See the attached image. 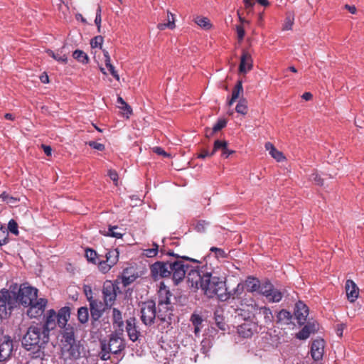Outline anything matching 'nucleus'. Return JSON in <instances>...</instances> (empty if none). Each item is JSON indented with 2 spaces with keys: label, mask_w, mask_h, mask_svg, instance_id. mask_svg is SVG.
<instances>
[{
  "label": "nucleus",
  "mask_w": 364,
  "mask_h": 364,
  "mask_svg": "<svg viewBox=\"0 0 364 364\" xmlns=\"http://www.w3.org/2000/svg\"><path fill=\"white\" fill-rule=\"evenodd\" d=\"M38 289L22 284L18 292L2 289L0 291V318H6L19 304L28 306L37 299Z\"/></svg>",
  "instance_id": "nucleus-1"
},
{
  "label": "nucleus",
  "mask_w": 364,
  "mask_h": 364,
  "mask_svg": "<svg viewBox=\"0 0 364 364\" xmlns=\"http://www.w3.org/2000/svg\"><path fill=\"white\" fill-rule=\"evenodd\" d=\"M240 287V284H238L233 292L228 291L225 281L218 277L213 276L212 269H210L205 275L200 289L209 298L216 296L219 300L226 301L231 296L235 298Z\"/></svg>",
  "instance_id": "nucleus-2"
},
{
  "label": "nucleus",
  "mask_w": 364,
  "mask_h": 364,
  "mask_svg": "<svg viewBox=\"0 0 364 364\" xmlns=\"http://www.w3.org/2000/svg\"><path fill=\"white\" fill-rule=\"evenodd\" d=\"M188 268L182 260H176L173 262H156L151 264V274L154 279L166 278L172 276L175 284H178L186 277Z\"/></svg>",
  "instance_id": "nucleus-3"
},
{
  "label": "nucleus",
  "mask_w": 364,
  "mask_h": 364,
  "mask_svg": "<svg viewBox=\"0 0 364 364\" xmlns=\"http://www.w3.org/2000/svg\"><path fill=\"white\" fill-rule=\"evenodd\" d=\"M50 340V334L39 323L30 326L22 338L21 343L27 350L36 352L43 349Z\"/></svg>",
  "instance_id": "nucleus-4"
},
{
  "label": "nucleus",
  "mask_w": 364,
  "mask_h": 364,
  "mask_svg": "<svg viewBox=\"0 0 364 364\" xmlns=\"http://www.w3.org/2000/svg\"><path fill=\"white\" fill-rule=\"evenodd\" d=\"M70 309L68 306L61 308L58 313L53 309H50L45 315L44 323H40L43 326L48 333L54 329L57 324L59 327H64L70 318Z\"/></svg>",
  "instance_id": "nucleus-5"
},
{
  "label": "nucleus",
  "mask_w": 364,
  "mask_h": 364,
  "mask_svg": "<svg viewBox=\"0 0 364 364\" xmlns=\"http://www.w3.org/2000/svg\"><path fill=\"white\" fill-rule=\"evenodd\" d=\"M123 333L119 331H114L109 335V338L107 343L105 341L101 342V359L107 360L110 358L109 353L117 354L125 348Z\"/></svg>",
  "instance_id": "nucleus-6"
},
{
  "label": "nucleus",
  "mask_w": 364,
  "mask_h": 364,
  "mask_svg": "<svg viewBox=\"0 0 364 364\" xmlns=\"http://www.w3.org/2000/svg\"><path fill=\"white\" fill-rule=\"evenodd\" d=\"M186 266L188 268L186 267L185 269L187 270L188 282L191 284L192 287H195L196 289L200 288L203 282V278L210 269V267H208L207 264H205L201 267L197 266L196 268L188 271V266Z\"/></svg>",
  "instance_id": "nucleus-7"
},
{
  "label": "nucleus",
  "mask_w": 364,
  "mask_h": 364,
  "mask_svg": "<svg viewBox=\"0 0 364 364\" xmlns=\"http://www.w3.org/2000/svg\"><path fill=\"white\" fill-rule=\"evenodd\" d=\"M141 320L147 326H150L157 320L156 303L153 300L142 302L141 304Z\"/></svg>",
  "instance_id": "nucleus-8"
},
{
  "label": "nucleus",
  "mask_w": 364,
  "mask_h": 364,
  "mask_svg": "<svg viewBox=\"0 0 364 364\" xmlns=\"http://www.w3.org/2000/svg\"><path fill=\"white\" fill-rule=\"evenodd\" d=\"M89 305L91 316V326L92 329L98 330L100 325V318L102 316L105 311V303L98 299H89Z\"/></svg>",
  "instance_id": "nucleus-9"
},
{
  "label": "nucleus",
  "mask_w": 364,
  "mask_h": 364,
  "mask_svg": "<svg viewBox=\"0 0 364 364\" xmlns=\"http://www.w3.org/2000/svg\"><path fill=\"white\" fill-rule=\"evenodd\" d=\"M13 352V341L8 335L4 334V331L0 328V362L8 360Z\"/></svg>",
  "instance_id": "nucleus-10"
},
{
  "label": "nucleus",
  "mask_w": 364,
  "mask_h": 364,
  "mask_svg": "<svg viewBox=\"0 0 364 364\" xmlns=\"http://www.w3.org/2000/svg\"><path fill=\"white\" fill-rule=\"evenodd\" d=\"M117 291H119V288L117 284L111 281H106L104 283L102 288V294L105 306L106 307H111L117 298Z\"/></svg>",
  "instance_id": "nucleus-11"
},
{
  "label": "nucleus",
  "mask_w": 364,
  "mask_h": 364,
  "mask_svg": "<svg viewBox=\"0 0 364 364\" xmlns=\"http://www.w3.org/2000/svg\"><path fill=\"white\" fill-rule=\"evenodd\" d=\"M252 318L258 323L262 321L264 324H269L273 321V315L270 309L266 306L259 307L257 305L252 306Z\"/></svg>",
  "instance_id": "nucleus-12"
},
{
  "label": "nucleus",
  "mask_w": 364,
  "mask_h": 364,
  "mask_svg": "<svg viewBox=\"0 0 364 364\" xmlns=\"http://www.w3.org/2000/svg\"><path fill=\"white\" fill-rule=\"evenodd\" d=\"M47 303L48 301L46 299H37L33 304L28 306L29 308L27 311V315L30 318H38L41 316L45 311Z\"/></svg>",
  "instance_id": "nucleus-13"
},
{
  "label": "nucleus",
  "mask_w": 364,
  "mask_h": 364,
  "mask_svg": "<svg viewBox=\"0 0 364 364\" xmlns=\"http://www.w3.org/2000/svg\"><path fill=\"white\" fill-rule=\"evenodd\" d=\"M82 349V346L77 341H75L73 343H66L62 346L63 354L68 358L74 360L80 357Z\"/></svg>",
  "instance_id": "nucleus-14"
},
{
  "label": "nucleus",
  "mask_w": 364,
  "mask_h": 364,
  "mask_svg": "<svg viewBox=\"0 0 364 364\" xmlns=\"http://www.w3.org/2000/svg\"><path fill=\"white\" fill-rule=\"evenodd\" d=\"M173 315V306L170 304H163L161 302L158 304L156 316L157 320L162 323H171V316Z\"/></svg>",
  "instance_id": "nucleus-15"
},
{
  "label": "nucleus",
  "mask_w": 364,
  "mask_h": 364,
  "mask_svg": "<svg viewBox=\"0 0 364 364\" xmlns=\"http://www.w3.org/2000/svg\"><path fill=\"white\" fill-rule=\"evenodd\" d=\"M325 341L319 338L314 340L311 346V355L315 361L322 360L324 354Z\"/></svg>",
  "instance_id": "nucleus-16"
},
{
  "label": "nucleus",
  "mask_w": 364,
  "mask_h": 364,
  "mask_svg": "<svg viewBox=\"0 0 364 364\" xmlns=\"http://www.w3.org/2000/svg\"><path fill=\"white\" fill-rule=\"evenodd\" d=\"M309 315V307L302 301L296 303L294 316L299 324H304Z\"/></svg>",
  "instance_id": "nucleus-17"
},
{
  "label": "nucleus",
  "mask_w": 364,
  "mask_h": 364,
  "mask_svg": "<svg viewBox=\"0 0 364 364\" xmlns=\"http://www.w3.org/2000/svg\"><path fill=\"white\" fill-rule=\"evenodd\" d=\"M126 331L129 339L136 341L140 334L136 326V319L135 317H130L126 321Z\"/></svg>",
  "instance_id": "nucleus-18"
},
{
  "label": "nucleus",
  "mask_w": 364,
  "mask_h": 364,
  "mask_svg": "<svg viewBox=\"0 0 364 364\" xmlns=\"http://www.w3.org/2000/svg\"><path fill=\"white\" fill-rule=\"evenodd\" d=\"M346 296L350 302H354L358 297L359 289L351 279H348L345 285Z\"/></svg>",
  "instance_id": "nucleus-19"
},
{
  "label": "nucleus",
  "mask_w": 364,
  "mask_h": 364,
  "mask_svg": "<svg viewBox=\"0 0 364 364\" xmlns=\"http://www.w3.org/2000/svg\"><path fill=\"white\" fill-rule=\"evenodd\" d=\"M318 326V323L316 322H308L296 334V338L300 340H305L308 338L311 333H314L317 331Z\"/></svg>",
  "instance_id": "nucleus-20"
},
{
  "label": "nucleus",
  "mask_w": 364,
  "mask_h": 364,
  "mask_svg": "<svg viewBox=\"0 0 364 364\" xmlns=\"http://www.w3.org/2000/svg\"><path fill=\"white\" fill-rule=\"evenodd\" d=\"M252 68V58L251 55L247 52L243 51L240 58V63L239 66V71L242 73H247Z\"/></svg>",
  "instance_id": "nucleus-21"
},
{
  "label": "nucleus",
  "mask_w": 364,
  "mask_h": 364,
  "mask_svg": "<svg viewBox=\"0 0 364 364\" xmlns=\"http://www.w3.org/2000/svg\"><path fill=\"white\" fill-rule=\"evenodd\" d=\"M61 328H63L61 333L62 346L69 343H73L75 341H77L75 337V328L73 326H71L70 325H65L64 327Z\"/></svg>",
  "instance_id": "nucleus-22"
},
{
  "label": "nucleus",
  "mask_w": 364,
  "mask_h": 364,
  "mask_svg": "<svg viewBox=\"0 0 364 364\" xmlns=\"http://www.w3.org/2000/svg\"><path fill=\"white\" fill-rule=\"evenodd\" d=\"M222 151V156L228 158L230 154L234 153V151L230 150L228 148V142L226 141L216 140L214 142L213 149L210 155H213L218 150Z\"/></svg>",
  "instance_id": "nucleus-23"
},
{
  "label": "nucleus",
  "mask_w": 364,
  "mask_h": 364,
  "mask_svg": "<svg viewBox=\"0 0 364 364\" xmlns=\"http://www.w3.org/2000/svg\"><path fill=\"white\" fill-rule=\"evenodd\" d=\"M172 294L169 291V289L164 284V283L161 284L159 290L158 291V304L161 302L163 304H170L171 303V296Z\"/></svg>",
  "instance_id": "nucleus-24"
},
{
  "label": "nucleus",
  "mask_w": 364,
  "mask_h": 364,
  "mask_svg": "<svg viewBox=\"0 0 364 364\" xmlns=\"http://www.w3.org/2000/svg\"><path fill=\"white\" fill-rule=\"evenodd\" d=\"M112 323L113 326L117 328L115 331H119V333L124 332V321L122 312L117 308L112 309Z\"/></svg>",
  "instance_id": "nucleus-25"
},
{
  "label": "nucleus",
  "mask_w": 364,
  "mask_h": 364,
  "mask_svg": "<svg viewBox=\"0 0 364 364\" xmlns=\"http://www.w3.org/2000/svg\"><path fill=\"white\" fill-rule=\"evenodd\" d=\"M242 93H243L242 82L241 80H238L232 91L231 99L228 102V106H231L235 102V101L240 97V95Z\"/></svg>",
  "instance_id": "nucleus-26"
},
{
  "label": "nucleus",
  "mask_w": 364,
  "mask_h": 364,
  "mask_svg": "<svg viewBox=\"0 0 364 364\" xmlns=\"http://www.w3.org/2000/svg\"><path fill=\"white\" fill-rule=\"evenodd\" d=\"M103 54L105 57V63L107 68L109 70L110 74L117 80H119V75L115 70L114 65L111 63V58L109 53L106 50H103Z\"/></svg>",
  "instance_id": "nucleus-27"
},
{
  "label": "nucleus",
  "mask_w": 364,
  "mask_h": 364,
  "mask_svg": "<svg viewBox=\"0 0 364 364\" xmlns=\"http://www.w3.org/2000/svg\"><path fill=\"white\" fill-rule=\"evenodd\" d=\"M119 255V253L117 249L109 250L105 254L106 261L113 267L117 263Z\"/></svg>",
  "instance_id": "nucleus-28"
},
{
  "label": "nucleus",
  "mask_w": 364,
  "mask_h": 364,
  "mask_svg": "<svg viewBox=\"0 0 364 364\" xmlns=\"http://www.w3.org/2000/svg\"><path fill=\"white\" fill-rule=\"evenodd\" d=\"M237 332L243 338H250L252 336L254 330L249 323H245L238 326Z\"/></svg>",
  "instance_id": "nucleus-29"
},
{
  "label": "nucleus",
  "mask_w": 364,
  "mask_h": 364,
  "mask_svg": "<svg viewBox=\"0 0 364 364\" xmlns=\"http://www.w3.org/2000/svg\"><path fill=\"white\" fill-rule=\"evenodd\" d=\"M117 229H118V226H117V225H114V226L109 225V228L107 230H100V232L105 236L112 237H115V238H118V239L122 238L124 233L116 231Z\"/></svg>",
  "instance_id": "nucleus-30"
},
{
  "label": "nucleus",
  "mask_w": 364,
  "mask_h": 364,
  "mask_svg": "<svg viewBox=\"0 0 364 364\" xmlns=\"http://www.w3.org/2000/svg\"><path fill=\"white\" fill-rule=\"evenodd\" d=\"M292 316L291 313L285 309L281 310L277 316V322L283 324H289L291 322Z\"/></svg>",
  "instance_id": "nucleus-31"
},
{
  "label": "nucleus",
  "mask_w": 364,
  "mask_h": 364,
  "mask_svg": "<svg viewBox=\"0 0 364 364\" xmlns=\"http://www.w3.org/2000/svg\"><path fill=\"white\" fill-rule=\"evenodd\" d=\"M77 320L82 323L85 324L89 321V311L85 306H82L77 310Z\"/></svg>",
  "instance_id": "nucleus-32"
},
{
  "label": "nucleus",
  "mask_w": 364,
  "mask_h": 364,
  "mask_svg": "<svg viewBox=\"0 0 364 364\" xmlns=\"http://www.w3.org/2000/svg\"><path fill=\"white\" fill-rule=\"evenodd\" d=\"M191 321L194 326V333L198 335L200 331V326L203 323L202 317L198 314H193L191 316Z\"/></svg>",
  "instance_id": "nucleus-33"
},
{
  "label": "nucleus",
  "mask_w": 364,
  "mask_h": 364,
  "mask_svg": "<svg viewBox=\"0 0 364 364\" xmlns=\"http://www.w3.org/2000/svg\"><path fill=\"white\" fill-rule=\"evenodd\" d=\"M273 287L274 286L270 282L266 281L259 285V292L267 298V296H269Z\"/></svg>",
  "instance_id": "nucleus-34"
},
{
  "label": "nucleus",
  "mask_w": 364,
  "mask_h": 364,
  "mask_svg": "<svg viewBox=\"0 0 364 364\" xmlns=\"http://www.w3.org/2000/svg\"><path fill=\"white\" fill-rule=\"evenodd\" d=\"M259 281L255 278H249L246 281L247 289L251 292L259 291Z\"/></svg>",
  "instance_id": "nucleus-35"
},
{
  "label": "nucleus",
  "mask_w": 364,
  "mask_h": 364,
  "mask_svg": "<svg viewBox=\"0 0 364 364\" xmlns=\"http://www.w3.org/2000/svg\"><path fill=\"white\" fill-rule=\"evenodd\" d=\"M235 110L238 114L245 115L247 113V101L245 98H241L236 105Z\"/></svg>",
  "instance_id": "nucleus-36"
},
{
  "label": "nucleus",
  "mask_w": 364,
  "mask_h": 364,
  "mask_svg": "<svg viewBox=\"0 0 364 364\" xmlns=\"http://www.w3.org/2000/svg\"><path fill=\"white\" fill-rule=\"evenodd\" d=\"M73 56L80 63L87 64L89 62V58L87 55L82 50H76L73 52Z\"/></svg>",
  "instance_id": "nucleus-37"
},
{
  "label": "nucleus",
  "mask_w": 364,
  "mask_h": 364,
  "mask_svg": "<svg viewBox=\"0 0 364 364\" xmlns=\"http://www.w3.org/2000/svg\"><path fill=\"white\" fill-rule=\"evenodd\" d=\"M195 23L205 30L210 29L212 26L210 20L206 17L197 16L195 18Z\"/></svg>",
  "instance_id": "nucleus-38"
},
{
  "label": "nucleus",
  "mask_w": 364,
  "mask_h": 364,
  "mask_svg": "<svg viewBox=\"0 0 364 364\" xmlns=\"http://www.w3.org/2000/svg\"><path fill=\"white\" fill-rule=\"evenodd\" d=\"M282 293L279 290L275 289L273 287L272 291H271L269 296H267V299L272 302H279L282 300Z\"/></svg>",
  "instance_id": "nucleus-39"
},
{
  "label": "nucleus",
  "mask_w": 364,
  "mask_h": 364,
  "mask_svg": "<svg viewBox=\"0 0 364 364\" xmlns=\"http://www.w3.org/2000/svg\"><path fill=\"white\" fill-rule=\"evenodd\" d=\"M85 257L89 262L93 264H97L100 260L97 252L90 248H87L85 250Z\"/></svg>",
  "instance_id": "nucleus-40"
},
{
  "label": "nucleus",
  "mask_w": 364,
  "mask_h": 364,
  "mask_svg": "<svg viewBox=\"0 0 364 364\" xmlns=\"http://www.w3.org/2000/svg\"><path fill=\"white\" fill-rule=\"evenodd\" d=\"M0 200L2 202H5L7 204H10V205H16L19 201L18 198L11 196L6 192H3L0 195Z\"/></svg>",
  "instance_id": "nucleus-41"
},
{
  "label": "nucleus",
  "mask_w": 364,
  "mask_h": 364,
  "mask_svg": "<svg viewBox=\"0 0 364 364\" xmlns=\"http://www.w3.org/2000/svg\"><path fill=\"white\" fill-rule=\"evenodd\" d=\"M9 242V232L7 229L0 223V246Z\"/></svg>",
  "instance_id": "nucleus-42"
},
{
  "label": "nucleus",
  "mask_w": 364,
  "mask_h": 364,
  "mask_svg": "<svg viewBox=\"0 0 364 364\" xmlns=\"http://www.w3.org/2000/svg\"><path fill=\"white\" fill-rule=\"evenodd\" d=\"M169 15L171 16L172 17V20H168V23H159L158 26H157V28L159 29V30H164L166 29V28H168L170 29H173L175 28V20H174V18H173V15L171 13V12H168V17L169 16Z\"/></svg>",
  "instance_id": "nucleus-43"
},
{
  "label": "nucleus",
  "mask_w": 364,
  "mask_h": 364,
  "mask_svg": "<svg viewBox=\"0 0 364 364\" xmlns=\"http://www.w3.org/2000/svg\"><path fill=\"white\" fill-rule=\"evenodd\" d=\"M46 53L48 54V55H50V57H52L55 60H57L60 63H66L68 61V58H67L66 55H61L59 53H55L51 50H46Z\"/></svg>",
  "instance_id": "nucleus-44"
},
{
  "label": "nucleus",
  "mask_w": 364,
  "mask_h": 364,
  "mask_svg": "<svg viewBox=\"0 0 364 364\" xmlns=\"http://www.w3.org/2000/svg\"><path fill=\"white\" fill-rule=\"evenodd\" d=\"M97 264L99 270L103 274L108 272L112 267L106 260H99Z\"/></svg>",
  "instance_id": "nucleus-45"
},
{
  "label": "nucleus",
  "mask_w": 364,
  "mask_h": 364,
  "mask_svg": "<svg viewBox=\"0 0 364 364\" xmlns=\"http://www.w3.org/2000/svg\"><path fill=\"white\" fill-rule=\"evenodd\" d=\"M227 124V121L223 119H220L218 120V122L215 124V125L211 129V133H216L220 131L222 129L225 127Z\"/></svg>",
  "instance_id": "nucleus-46"
},
{
  "label": "nucleus",
  "mask_w": 364,
  "mask_h": 364,
  "mask_svg": "<svg viewBox=\"0 0 364 364\" xmlns=\"http://www.w3.org/2000/svg\"><path fill=\"white\" fill-rule=\"evenodd\" d=\"M159 246L157 244L154 243L153 247L144 250V255L147 257H153L158 253Z\"/></svg>",
  "instance_id": "nucleus-47"
},
{
  "label": "nucleus",
  "mask_w": 364,
  "mask_h": 364,
  "mask_svg": "<svg viewBox=\"0 0 364 364\" xmlns=\"http://www.w3.org/2000/svg\"><path fill=\"white\" fill-rule=\"evenodd\" d=\"M214 319L216 326L218 327V328L221 330L225 329V323L224 322V318L223 316L219 315L218 312H215L214 314Z\"/></svg>",
  "instance_id": "nucleus-48"
},
{
  "label": "nucleus",
  "mask_w": 364,
  "mask_h": 364,
  "mask_svg": "<svg viewBox=\"0 0 364 364\" xmlns=\"http://www.w3.org/2000/svg\"><path fill=\"white\" fill-rule=\"evenodd\" d=\"M102 9L100 6H98L97 9L96 11V16L95 19V23L97 27V31L99 33L101 32V22H102Z\"/></svg>",
  "instance_id": "nucleus-49"
},
{
  "label": "nucleus",
  "mask_w": 364,
  "mask_h": 364,
  "mask_svg": "<svg viewBox=\"0 0 364 364\" xmlns=\"http://www.w3.org/2000/svg\"><path fill=\"white\" fill-rule=\"evenodd\" d=\"M8 232L10 231L12 234L15 235H18V224L17 223L11 219L9 220L8 223V228H6Z\"/></svg>",
  "instance_id": "nucleus-50"
},
{
  "label": "nucleus",
  "mask_w": 364,
  "mask_h": 364,
  "mask_svg": "<svg viewBox=\"0 0 364 364\" xmlns=\"http://www.w3.org/2000/svg\"><path fill=\"white\" fill-rule=\"evenodd\" d=\"M209 225V223L205 220H198L196 225L195 230L198 232H204Z\"/></svg>",
  "instance_id": "nucleus-51"
},
{
  "label": "nucleus",
  "mask_w": 364,
  "mask_h": 364,
  "mask_svg": "<svg viewBox=\"0 0 364 364\" xmlns=\"http://www.w3.org/2000/svg\"><path fill=\"white\" fill-rule=\"evenodd\" d=\"M309 179L314 181L316 185L322 186L323 183V180L321 177V176L316 172L314 171L310 176Z\"/></svg>",
  "instance_id": "nucleus-52"
},
{
  "label": "nucleus",
  "mask_w": 364,
  "mask_h": 364,
  "mask_svg": "<svg viewBox=\"0 0 364 364\" xmlns=\"http://www.w3.org/2000/svg\"><path fill=\"white\" fill-rule=\"evenodd\" d=\"M102 43L103 37L102 36H97L91 40L90 45L92 48L100 47L102 48Z\"/></svg>",
  "instance_id": "nucleus-53"
},
{
  "label": "nucleus",
  "mask_w": 364,
  "mask_h": 364,
  "mask_svg": "<svg viewBox=\"0 0 364 364\" xmlns=\"http://www.w3.org/2000/svg\"><path fill=\"white\" fill-rule=\"evenodd\" d=\"M210 251L214 252L215 254V257L217 258H224L226 257V254L223 249L218 248L215 247H212L210 249Z\"/></svg>",
  "instance_id": "nucleus-54"
},
{
  "label": "nucleus",
  "mask_w": 364,
  "mask_h": 364,
  "mask_svg": "<svg viewBox=\"0 0 364 364\" xmlns=\"http://www.w3.org/2000/svg\"><path fill=\"white\" fill-rule=\"evenodd\" d=\"M87 144L92 149H97L98 151H104L105 149V146L103 144L98 143L94 141H90L87 142Z\"/></svg>",
  "instance_id": "nucleus-55"
},
{
  "label": "nucleus",
  "mask_w": 364,
  "mask_h": 364,
  "mask_svg": "<svg viewBox=\"0 0 364 364\" xmlns=\"http://www.w3.org/2000/svg\"><path fill=\"white\" fill-rule=\"evenodd\" d=\"M270 155L277 161H282L283 159H284L283 154L278 151L276 148L272 151H271Z\"/></svg>",
  "instance_id": "nucleus-56"
},
{
  "label": "nucleus",
  "mask_w": 364,
  "mask_h": 364,
  "mask_svg": "<svg viewBox=\"0 0 364 364\" xmlns=\"http://www.w3.org/2000/svg\"><path fill=\"white\" fill-rule=\"evenodd\" d=\"M346 328V324L343 323H338L336 326V333L338 336L342 337L344 329Z\"/></svg>",
  "instance_id": "nucleus-57"
},
{
  "label": "nucleus",
  "mask_w": 364,
  "mask_h": 364,
  "mask_svg": "<svg viewBox=\"0 0 364 364\" xmlns=\"http://www.w3.org/2000/svg\"><path fill=\"white\" fill-rule=\"evenodd\" d=\"M108 176L115 183V185H117L118 174L117 171L114 170H109Z\"/></svg>",
  "instance_id": "nucleus-58"
},
{
  "label": "nucleus",
  "mask_w": 364,
  "mask_h": 364,
  "mask_svg": "<svg viewBox=\"0 0 364 364\" xmlns=\"http://www.w3.org/2000/svg\"><path fill=\"white\" fill-rule=\"evenodd\" d=\"M153 151L154 153L157 154L158 155H161L164 156H169V154H167L162 148H161L159 146L154 147Z\"/></svg>",
  "instance_id": "nucleus-59"
},
{
  "label": "nucleus",
  "mask_w": 364,
  "mask_h": 364,
  "mask_svg": "<svg viewBox=\"0 0 364 364\" xmlns=\"http://www.w3.org/2000/svg\"><path fill=\"white\" fill-rule=\"evenodd\" d=\"M84 291H85V294L88 301H89V299H94L92 297V289L90 287L85 286Z\"/></svg>",
  "instance_id": "nucleus-60"
},
{
  "label": "nucleus",
  "mask_w": 364,
  "mask_h": 364,
  "mask_svg": "<svg viewBox=\"0 0 364 364\" xmlns=\"http://www.w3.org/2000/svg\"><path fill=\"white\" fill-rule=\"evenodd\" d=\"M236 29H237V33L239 40H240V41L242 40L245 36L244 28L240 25V26H237Z\"/></svg>",
  "instance_id": "nucleus-61"
},
{
  "label": "nucleus",
  "mask_w": 364,
  "mask_h": 364,
  "mask_svg": "<svg viewBox=\"0 0 364 364\" xmlns=\"http://www.w3.org/2000/svg\"><path fill=\"white\" fill-rule=\"evenodd\" d=\"M292 25H293V18H291L289 16H288L286 18V23H285V26H284V28L285 30H290V29H291Z\"/></svg>",
  "instance_id": "nucleus-62"
},
{
  "label": "nucleus",
  "mask_w": 364,
  "mask_h": 364,
  "mask_svg": "<svg viewBox=\"0 0 364 364\" xmlns=\"http://www.w3.org/2000/svg\"><path fill=\"white\" fill-rule=\"evenodd\" d=\"M119 109L124 110L126 112V114H131L132 113V107L126 103L124 105L122 106H118Z\"/></svg>",
  "instance_id": "nucleus-63"
},
{
  "label": "nucleus",
  "mask_w": 364,
  "mask_h": 364,
  "mask_svg": "<svg viewBox=\"0 0 364 364\" xmlns=\"http://www.w3.org/2000/svg\"><path fill=\"white\" fill-rule=\"evenodd\" d=\"M42 148H43V151L46 156H51L52 149L50 146L43 144Z\"/></svg>",
  "instance_id": "nucleus-64"
}]
</instances>
